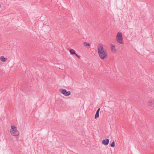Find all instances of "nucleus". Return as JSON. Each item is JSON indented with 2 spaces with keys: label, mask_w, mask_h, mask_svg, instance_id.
I'll return each mask as SVG.
<instances>
[{
  "label": "nucleus",
  "mask_w": 154,
  "mask_h": 154,
  "mask_svg": "<svg viewBox=\"0 0 154 154\" xmlns=\"http://www.w3.org/2000/svg\"><path fill=\"white\" fill-rule=\"evenodd\" d=\"M97 49L99 56L102 59L107 58V53L106 51L104 50L103 44H99L97 46Z\"/></svg>",
  "instance_id": "1"
},
{
  "label": "nucleus",
  "mask_w": 154,
  "mask_h": 154,
  "mask_svg": "<svg viewBox=\"0 0 154 154\" xmlns=\"http://www.w3.org/2000/svg\"><path fill=\"white\" fill-rule=\"evenodd\" d=\"M116 40L117 42L121 45H124V42L123 39L122 35L120 32H118L116 35Z\"/></svg>",
  "instance_id": "2"
},
{
  "label": "nucleus",
  "mask_w": 154,
  "mask_h": 154,
  "mask_svg": "<svg viewBox=\"0 0 154 154\" xmlns=\"http://www.w3.org/2000/svg\"><path fill=\"white\" fill-rule=\"evenodd\" d=\"M10 132L12 135L14 136H17L19 135V132L18 131L17 128L15 126H11Z\"/></svg>",
  "instance_id": "3"
},
{
  "label": "nucleus",
  "mask_w": 154,
  "mask_h": 154,
  "mask_svg": "<svg viewBox=\"0 0 154 154\" xmlns=\"http://www.w3.org/2000/svg\"><path fill=\"white\" fill-rule=\"evenodd\" d=\"M59 91L65 96L68 97L71 94V92L70 91H67L65 89H60Z\"/></svg>",
  "instance_id": "4"
},
{
  "label": "nucleus",
  "mask_w": 154,
  "mask_h": 154,
  "mask_svg": "<svg viewBox=\"0 0 154 154\" xmlns=\"http://www.w3.org/2000/svg\"><path fill=\"white\" fill-rule=\"evenodd\" d=\"M109 142V140L108 139H106L105 140L104 139L102 141V143L105 145H108Z\"/></svg>",
  "instance_id": "5"
},
{
  "label": "nucleus",
  "mask_w": 154,
  "mask_h": 154,
  "mask_svg": "<svg viewBox=\"0 0 154 154\" xmlns=\"http://www.w3.org/2000/svg\"><path fill=\"white\" fill-rule=\"evenodd\" d=\"M111 50L114 53H115L116 51V49L115 46L113 44H111Z\"/></svg>",
  "instance_id": "6"
},
{
  "label": "nucleus",
  "mask_w": 154,
  "mask_h": 154,
  "mask_svg": "<svg viewBox=\"0 0 154 154\" xmlns=\"http://www.w3.org/2000/svg\"><path fill=\"white\" fill-rule=\"evenodd\" d=\"M148 105L151 106H153L154 105V100H150L148 101Z\"/></svg>",
  "instance_id": "7"
},
{
  "label": "nucleus",
  "mask_w": 154,
  "mask_h": 154,
  "mask_svg": "<svg viewBox=\"0 0 154 154\" xmlns=\"http://www.w3.org/2000/svg\"><path fill=\"white\" fill-rule=\"evenodd\" d=\"M7 59V58H5L3 56H1L0 57V60L2 62H5Z\"/></svg>",
  "instance_id": "8"
},
{
  "label": "nucleus",
  "mask_w": 154,
  "mask_h": 154,
  "mask_svg": "<svg viewBox=\"0 0 154 154\" xmlns=\"http://www.w3.org/2000/svg\"><path fill=\"white\" fill-rule=\"evenodd\" d=\"M69 51L71 54H75V51L73 49H70Z\"/></svg>",
  "instance_id": "9"
},
{
  "label": "nucleus",
  "mask_w": 154,
  "mask_h": 154,
  "mask_svg": "<svg viewBox=\"0 0 154 154\" xmlns=\"http://www.w3.org/2000/svg\"><path fill=\"white\" fill-rule=\"evenodd\" d=\"M83 44L84 45H85V46L88 47V48H90V45L89 43H87L86 42H83Z\"/></svg>",
  "instance_id": "10"
},
{
  "label": "nucleus",
  "mask_w": 154,
  "mask_h": 154,
  "mask_svg": "<svg viewBox=\"0 0 154 154\" xmlns=\"http://www.w3.org/2000/svg\"><path fill=\"white\" fill-rule=\"evenodd\" d=\"M99 117V113L96 112V114L95 115L94 118L96 119L97 118H98Z\"/></svg>",
  "instance_id": "11"
},
{
  "label": "nucleus",
  "mask_w": 154,
  "mask_h": 154,
  "mask_svg": "<svg viewBox=\"0 0 154 154\" xmlns=\"http://www.w3.org/2000/svg\"><path fill=\"white\" fill-rule=\"evenodd\" d=\"M110 146L112 147H114L115 146V142L114 141H113L111 144H110Z\"/></svg>",
  "instance_id": "12"
},
{
  "label": "nucleus",
  "mask_w": 154,
  "mask_h": 154,
  "mask_svg": "<svg viewBox=\"0 0 154 154\" xmlns=\"http://www.w3.org/2000/svg\"><path fill=\"white\" fill-rule=\"evenodd\" d=\"M74 54L78 58H80V57L77 54H76L75 53V54Z\"/></svg>",
  "instance_id": "13"
},
{
  "label": "nucleus",
  "mask_w": 154,
  "mask_h": 154,
  "mask_svg": "<svg viewBox=\"0 0 154 154\" xmlns=\"http://www.w3.org/2000/svg\"><path fill=\"white\" fill-rule=\"evenodd\" d=\"M100 108H99L97 110V111H96V112H99V111H100Z\"/></svg>",
  "instance_id": "14"
},
{
  "label": "nucleus",
  "mask_w": 154,
  "mask_h": 154,
  "mask_svg": "<svg viewBox=\"0 0 154 154\" xmlns=\"http://www.w3.org/2000/svg\"><path fill=\"white\" fill-rule=\"evenodd\" d=\"M1 5L0 4V8H1Z\"/></svg>",
  "instance_id": "15"
}]
</instances>
